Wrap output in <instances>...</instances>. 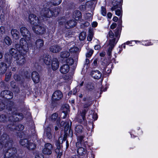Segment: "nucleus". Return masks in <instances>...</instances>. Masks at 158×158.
Masks as SVG:
<instances>
[{
    "instance_id": "nucleus-1",
    "label": "nucleus",
    "mask_w": 158,
    "mask_h": 158,
    "mask_svg": "<svg viewBox=\"0 0 158 158\" xmlns=\"http://www.w3.org/2000/svg\"><path fill=\"white\" fill-rule=\"evenodd\" d=\"M121 30L120 27H118L115 30V35L111 30L109 31L107 35V36L110 40L107 53L109 58H111L112 50L118 40Z\"/></svg>"
},
{
    "instance_id": "nucleus-2",
    "label": "nucleus",
    "mask_w": 158,
    "mask_h": 158,
    "mask_svg": "<svg viewBox=\"0 0 158 158\" xmlns=\"http://www.w3.org/2000/svg\"><path fill=\"white\" fill-rule=\"evenodd\" d=\"M20 44L21 46V48L23 52H19L20 55L15 59L17 64L22 66L26 62V60L25 59L24 56L27 52L28 50V46L27 42L23 38H21L20 40Z\"/></svg>"
},
{
    "instance_id": "nucleus-3",
    "label": "nucleus",
    "mask_w": 158,
    "mask_h": 158,
    "mask_svg": "<svg viewBox=\"0 0 158 158\" xmlns=\"http://www.w3.org/2000/svg\"><path fill=\"white\" fill-rule=\"evenodd\" d=\"M15 48L17 50L14 48H11L9 51V54L7 53L5 55V59L6 61L9 64H10L11 61L12 57L13 56L14 58L16 59L20 55L19 53L20 52H23V49L21 48V47H20V45L19 44H17L15 45Z\"/></svg>"
},
{
    "instance_id": "nucleus-4",
    "label": "nucleus",
    "mask_w": 158,
    "mask_h": 158,
    "mask_svg": "<svg viewBox=\"0 0 158 158\" xmlns=\"http://www.w3.org/2000/svg\"><path fill=\"white\" fill-rule=\"evenodd\" d=\"M91 98L90 97H84L83 98V101H87L88 102L85 104L84 105V107L85 108L84 110L82 113L80 115L78 116L79 118L77 117V120L80 123H85L86 122V120L85 119V115L86 112L87 111L88 109H87L88 107L91 106L92 104V102L91 101Z\"/></svg>"
},
{
    "instance_id": "nucleus-5",
    "label": "nucleus",
    "mask_w": 158,
    "mask_h": 158,
    "mask_svg": "<svg viewBox=\"0 0 158 158\" xmlns=\"http://www.w3.org/2000/svg\"><path fill=\"white\" fill-rule=\"evenodd\" d=\"M56 124L59 127H64V139L68 135L69 136H72L73 135V131L70 128L69 123H66L64 121H61L60 123V118H58L56 121ZM65 140L66 139H64Z\"/></svg>"
},
{
    "instance_id": "nucleus-6",
    "label": "nucleus",
    "mask_w": 158,
    "mask_h": 158,
    "mask_svg": "<svg viewBox=\"0 0 158 158\" xmlns=\"http://www.w3.org/2000/svg\"><path fill=\"white\" fill-rule=\"evenodd\" d=\"M28 48L34 50L35 48L40 49L44 45V41L42 39H39L36 40L35 43L31 40L28 42L27 43Z\"/></svg>"
},
{
    "instance_id": "nucleus-7",
    "label": "nucleus",
    "mask_w": 158,
    "mask_h": 158,
    "mask_svg": "<svg viewBox=\"0 0 158 158\" xmlns=\"http://www.w3.org/2000/svg\"><path fill=\"white\" fill-rule=\"evenodd\" d=\"M121 1L122 0H114L112 3L113 6L111 10L112 11L115 10L116 15L118 16H122Z\"/></svg>"
},
{
    "instance_id": "nucleus-8",
    "label": "nucleus",
    "mask_w": 158,
    "mask_h": 158,
    "mask_svg": "<svg viewBox=\"0 0 158 158\" xmlns=\"http://www.w3.org/2000/svg\"><path fill=\"white\" fill-rule=\"evenodd\" d=\"M23 118V115L21 113H17L16 112H12L11 113V116L8 117L9 121L14 123L22 120Z\"/></svg>"
},
{
    "instance_id": "nucleus-9",
    "label": "nucleus",
    "mask_w": 158,
    "mask_h": 158,
    "mask_svg": "<svg viewBox=\"0 0 158 158\" xmlns=\"http://www.w3.org/2000/svg\"><path fill=\"white\" fill-rule=\"evenodd\" d=\"M20 31L22 35L24 37V38H23L24 39L27 43H28L25 39L28 41H29L31 40V35L29 31L26 28L23 27L20 28Z\"/></svg>"
},
{
    "instance_id": "nucleus-10",
    "label": "nucleus",
    "mask_w": 158,
    "mask_h": 158,
    "mask_svg": "<svg viewBox=\"0 0 158 158\" xmlns=\"http://www.w3.org/2000/svg\"><path fill=\"white\" fill-rule=\"evenodd\" d=\"M35 25L32 27V29L33 32L37 35H42L46 32L45 28L39 25Z\"/></svg>"
},
{
    "instance_id": "nucleus-11",
    "label": "nucleus",
    "mask_w": 158,
    "mask_h": 158,
    "mask_svg": "<svg viewBox=\"0 0 158 158\" xmlns=\"http://www.w3.org/2000/svg\"><path fill=\"white\" fill-rule=\"evenodd\" d=\"M53 150V145L49 143H47L45 144L44 148L43 149L42 152L44 154L50 155L52 154V151Z\"/></svg>"
},
{
    "instance_id": "nucleus-12",
    "label": "nucleus",
    "mask_w": 158,
    "mask_h": 158,
    "mask_svg": "<svg viewBox=\"0 0 158 158\" xmlns=\"http://www.w3.org/2000/svg\"><path fill=\"white\" fill-rule=\"evenodd\" d=\"M42 16L45 17L50 18L53 16L52 10L47 7L44 8L40 12Z\"/></svg>"
},
{
    "instance_id": "nucleus-13",
    "label": "nucleus",
    "mask_w": 158,
    "mask_h": 158,
    "mask_svg": "<svg viewBox=\"0 0 158 158\" xmlns=\"http://www.w3.org/2000/svg\"><path fill=\"white\" fill-rule=\"evenodd\" d=\"M62 92L59 90L55 91L52 95V100L55 102L60 100L63 97Z\"/></svg>"
},
{
    "instance_id": "nucleus-14",
    "label": "nucleus",
    "mask_w": 158,
    "mask_h": 158,
    "mask_svg": "<svg viewBox=\"0 0 158 158\" xmlns=\"http://www.w3.org/2000/svg\"><path fill=\"white\" fill-rule=\"evenodd\" d=\"M28 21L33 26L39 24V20L38 18L34 14H30L28 16Z\"/></svg>"
},
{
    "instance_id": "nucleus-15",
    "label": "nucleus",
    "mask_w": 158,
    "mask_h": 158,
    "mask_svg": "<svg viewBox=\"0 0 158 158\" xmlns=\"http://www.w3.org/2000/svg\"><path fill=\"white\" fill-rule=\"evenodd\" d=\"M7 127L11 131L22 130L24 128V126L21 124H18L16 126L14 123L9 125L7 126Z\"/></svg>"
},
{
    "instance_id": "nucleus-16",
    "label": "nucleus",
    "mask_w": 158,
    "mask_h": 158,
    "mask_svg": "<svg viewBox=\"0 0 158 158\" xmlns=\"http://www.w3.org/2000/svg\"><path fill=\"white\" fill-rule=\"evenodd\" d=\"M1 95L2 97L8 100L13 97V93L9 90H3L1 93Z\"/></svg>"
},
{
    "instance_id": "nucleus-17",
    "label": "nucleus",
    "mask_w": 158,
    "mask_h": 158,
    "mask_svg": "<svg viewBox=\"0 0 158 158\" xmlns=\"http://www.w3.org/2000/svg\"><path fill=\"white\" fill-rule=\"evenodd\" d=\"M51 68L53 71L56 70L59 67V62L57 58H53L51 63Z\"/></svg>"
},
{
    "instance_id": "nucleus-18",
    "label": "nucleus",
    "mask_w": 158,
    "mask_h": 158,
    "mask_svg": "<svg viewBox=\"0 0 158 158\" xmlns=\"http://www.w3.org/2000/svg\"><path fill=\"white\" fill-rule=\"evenodd\" d=\"M70 54L71 56H77L80 50L78 47L75 46L71 47L69 49Z\"/></svg>"
},
{
    "instance_id": "nucleus-19",
    "label": "nucleus",
    "mask_w": 158,
    "mask_h": 158,
    "mask_svg": "<svg viewBox=\"0 0 158 158\" xmlns=\"http://www.w3.org/2000/svg\"><path fill=\"white\" fill-rule=\"evenodd\" d=\"M61 50V47L60 45L57 44L52 45L49 48L50 51L54 53L58 52Z\"/></svg>"
},
{
    "instance_id": "nucleus-20",
    "label": "nucleus",
    "mask_w": 158,
    "mask_h": 158,
    "mask_svg": "<svg viewBox=\"0 0 158 158\" xmlns=\"http://www.w3.org/2000/svg\"><path fill=\"white\" fill-rule=\"evenodd\" d=\"M91 75L94 79L97 80L99 79L102 77V73L98 70H92L91 73Z\"/></svg>"
},
{
    "instance_id": "nucleus-21",
    "label": "nucleus",
    "mask_w": 158,
    "mask_h": 158,
    "mask_svg": "<svg viewBox=\"0 0 158 158\" xmlns=\"http://www.w3.org/2000/svg\"><path fill=\"white\" fill-rule=\"evenodd\" d=\"M77 152L78 154L81 156H87L88 152L86 149L83 147H80L77 149Z\"/></svg>"
},
{
    "instance_id": "nucleus-22",
    "label": "nucleus",
    "mask_w": 158,
    "mask_h": 158,
    "mask_svg": "<svg viewBox=\"0 0 158 158\" xmlns=\"http://www.w3.org/2000/svg\"><path fill=\"white\" fill-rule=\"evenodd\" d=\"M33 82L35 83H38L40 81V77L38 73L36 71H33L31 74Z\"/></svg>"
},
{
    "instance_id": "nucleus-23",
    "label": "nucleus",
    "mask_w": 158,
    "mask_h": 158,
    "mask_svg": "<svg viewBox=\"0 0 158 158\" xmlns=\"http://www.w3.org/2000/svg\"><path fill=\"white\" fill-rule=\"evenodd\" d=\"M70 69V67L68 64L63 65L60 68V71L61 73L66 74L68 72Z\"/></svg>"
},
{
    "instance_id": "nucleus-24",
    "label": "nucleus",
    "mask_w": 158,
    "mask_h": 158,
    "mask_svg": "<svg viewBox=\"0 0 158 158\" xmlns=\"http://www.w3.org/2000/svg\"><path fill=\"white\" fill-rule=\"evenodd\" d=\"M11 34L13 38L15 40H18L19 38V31L16 29H13L11 31Z\"/></svg>"
},
{
    "instance_id": "nucleus-25",
    "label": "nucleus",
    "mask_w": 158,
    "mask_h": 158,
    "mask_svg": "<svg viewBox=\"0 0 158 158\" xmlns=\"http://www.w3.org/2000/svg\"><path fill=\"white\" fill-rule=\"evenodd\" d=\"M81 14L78 10H76L73 13V17L76 20H80L81 18Z\"/></svg>"
},
{
    "instance_id": "nucleus-26",
    "label": "nucleus",
    "mask_w": 158,
    "mask_h": 158,
    "mask_svg": "<svg viewBox=\"0 0 158 158\" xmlns=\"http://www.w3.org/2000/svg\"><path fill=\"white\" fill-rule=\"evenodd\" d=\"M76 25V23L74 20H70L65 23V27L69 29L74 26Z\"/></svg>"
},
{
    "instance_id": "nucleus-27",
    "label": "nucleus",
    "mask_w": 158,
    "mask_h": 158,
    "mask_svg": "<svg viewBox=\"0 0 158 158\" xmlns=\"http://www.w3.org/2000/svg\"><path fill=\"white\" fill-rule=\"evenodd\" d=\"M75 134L78 135L83 131V127L81 125H78L76 126L75 128Z\"/></svg>"
},
{
    "instance_id": "nucleus-28",
    "label": "nucleus",
    "mask_w": 158,
    "mask_h": 158,
    "mask_svg": "<svg viewBox=\"0 0 158 158\" xmlns=\"http://www.w3.org/2000/svg\"><path fill=\"white\" fill-rule=\"evenodd\" d=\"M44 63L47 65H50L51 62V56L48 55H46L43 58Z\"/></svg>"
},
{
    "instance_id": "nucleus-29",
    "label": "nucleus",
    "mask_w": 158,
    "mask_h": 158,
    "mask_svg": "<svg viewBox=\"0 0 158 158\" xmlns=\"http://www.w3.org/2000/svg\"><path fill=\"white\" fill-rule=\"evenodd\" d=\"M7 69L6 64L3 62L0 64V74L4 73Z\"/></svg>"
},
{
    "instance_id": "nucleus-30",
    "label": "nucleus",
    "mask_w": 158,
    "mask_h": 158,
    "mask_svg": "<svg viewBox=\"0 0 158 158\" xmlns=\"http://www.w3.org/2000/svg\"><path fill=\"white\" fill-rule=\"evenodd\" d=\"M36 147V144L32 142L31 141L29 140L26 148L29 150H33Z\"/></svg>"
},
{
    "instance_id": "nucleus-31",
    "label": "nucleus",
    "mask_w": 158,
    "mask_h": 158,
    "mask_svg": "<svg viewBox=\"0 0 158 158\" xmlns=\"http://www.w3.org/2000/svg\"><path fill=\"white\" fill-rule=\"evenodd\" d=\"M44 133L46 134V136L49 139H51L52 137V135L51 133V128L48 127L45 129Z\"/></svg>"
},
{
    "instance_id": "nucleus-32",
    "label": "nucleus",
    "mask_w": 158,
    "mask_h": 158,
    "mask_svg": "<svg viewBox=\"0 0 158 158\" xmlns=\"http://www.w3.org/2000/svg\"><path fill=\"white\" fill-rule=\"evenodd\" d=\"M70 55V52L64 51L60 53V56L62 58H66L69 57Z\"/></svg>"
},
{
    "instance_id": "nucleus-33",
    "label": "nucleus",
    "mask_w": 158,
    "mask_h": 158,
    "mask_svg": "<svg viewBox=\"0 0 158 158\" xmlns=\"http://www.w3.org/2000/svg\"><path fill=\"white\" fill-rule=\"evenodd\" d=\"M29 141V140L27 139H23L20 140V143L22 145L26 147Z\"/></svg>"
},
{
    "instance_id": "nucleus-34",
    "label": "nucleus",
    "mask_w": 158,
    "mask_h": 158,
    "mask_svg": "<svg viewBox=\"0 0 158 158\" xmlns=\"http://www.w3.org/2000/svg\"><path fill=\"white\" fill-rule=\"evenodd\" d=\"M8 120V118L6 115L4 114H2L0 115V122L5 123Z\"/></svg>"
},
{
    "instance_id": "nucleus-35",
    "label": "nucleus",
    "mask_w": 158,
    "mask_h": 158,
    "mask_svg": "<svg viewBox=\"0 0 158 158\" xmlns=\"http://www.w3.org/2000/svg\"><path fill=\"white\" fill-rule=\"evenodd\" d=\"M4 41L6 44L8 45H10L12 43L10 38L8 36H6L5 37L4 39Z\"/></svg>"
},
{
    "instance_id": "nucleus-36",
    "label": "nucleus",
    "mask_w": 158,
    "mask_h": 158,
    "mask_svg": "<svg viewBox=\"0 0 158 158\" xmlns=\"http://www.w3.org/2000/svg\"><path fill=\"white\" fill-rule=\"evenodd\" d=\"M60 11V8L58 7H56L53 9L52 11L53 12V16H56L59 14Z\"/></svg>"
},
{
    "instance_id": "nucleus-37",
    "label": "nucleus",
    "mask_w": 158,
    "mask_h": 158,
    "mask_svg": "<svg viewBox=\"0 0 158 158\" xmlns=\"http://www.w3.org/2000/svg\"><path fill=\"white\" fill-rule=\"evenodd\" d=\"M66 62L67 64L69 65H72L74 63V60L71 57L69 58L66 60Z\"/></svg>"
},
{
    "instance_id": "nucleus-38",
    "label": "nucleus",
    "mask_w": 158,
    "mask_h": 158,
    "mask_svg": "<svg viewBox=\"0 0 158 158\" xmlns=\"http://www.w3.org/2000/svg\"><path fill=\"white\" fill-rule=\"evenodd\" d=\"M61 2V0H51V2L54 5H59Z\"/></svg>"
},
{
    "instance_id": "nucleus-39",
    "label": "nucleus",
    "mask_w": 158,
    "mask_h": 158,
    "mask_svg": "<svg viewBox=\"0 0 158 158\" xmlns=\"http://www.w3.org/2000/svg\"><path fill=\"white\" fill-rule=\"evenodd\" d=\"M93 36V33L91 30H89V33L87 37V40L89 41H90L92 40Z\"/></svg>"
},
{
    "instance_id": "nucleus-40",
    "label": "nucleus",
    "mask_w": 158,
    "mask_h": 158,
    "mask_svg": "<svg viewBox=\"0 0 158 158\" xmlns=\"http://www.w3.org/2000/svg\"><path fill=\"white\" fill-rule=\"evenodd\" d=\"M86 36V33L85 32H82L79 35V39L81 40H83L85 38Z\"/></svg>"
},
{
    "instance_id": "nucleus-41",
    "label": "nucleus",
    "mask_w": 158,
    "mask_h": 158,
    "mask_svg": "<svg viewBox=\"0 0 158 158\" xmlns=\"http://www.w3.org/2000/svg\"><path fill=\"white\" fill-rule=\"evenodd\" d=\"M58 114L56 113L53 114L50 117L51 120L52 121H55L57 118Z\"/></svg>"
},
{
    "instance_id": "nucleus-42",
    "label": "nucleus",
    "mask_w": 158,
    "mask_h": 158,
    "mask_svg": "<svg viewBox=\"0 0 158 158\" xmlns=\"http://www.w3.org/2000/svg\"><path fill=\"white\" fill-rule=\"evenodd\" d=\"M86 145H87V142L86 141H85V143L84 144H83V143H81V142L79 141H78V142L76 143V146L77 147H79L80 145H83L84 147H86Z\"/></svg>"
},
{
    "instance_id": "nucleus-43",
    "label": "nucleus",
    "mask_w": 158,
    "mask_h": 158,
    "mask_svg": "<svg viewBox=\"0 0 158 158\" xmlns=\"http://www.w3.org/2000/svg\"><path fill=\"white\" fill-rule=\"evenodd\" d=\"M94 52V51L92 49H90L89 50L88 52L86 54V57H89L92 55Z\"/></svg>"
},
{
    "instance_id": "nucleus-44",
    "label": "nucleus",
    "mask_w": 158,
    "mask_h": 158,
    "mask_svg": "<svg viewBox=\"0 0 158 158\" xmlns=\"http://www.w3.org/2000/svg\"><path fill=\"white\" fill-rule=\"evenodd\" d=\"M77 136H78L77 137V141L81 142V143H83L84 142V140H83V139L84 137V136H78V135H77Z\"/></svg>"
},
{
    "instance_id": "nucleus-45",
    "label": "nucleus",
    "mask_w": 158,
    "mask_h": 158,
    "mask_svg": "<svg viewBox=\"0 0 158 158\" xmlns=\"http://www.w3.org/2000/svg\"><path fill=\"white\" fill-rule=\"evenodd\" d=\"M101 14L103 16H105L106 14V11L105 8L104 6L101 7Z\"/></svg>"
},
{
    "instance_id": "nucleus-46",
    "label": "nucleus",
    "mask_w": 158,
    "mask_h": 158,
    "mask_svg": "<svg viewBox=\"0 0 158 158\" xmlns=\"http://www.w3.org/2000/svg\"><path fill=\"white\" fill-rule=\"evenodd\" d=\"M84 16L85 19L90 20L91 17V14L90 13H87Z\"/></svg>"
},
{
    "instance_id": "nucleus-47",
    "label": "nucleus",
    "mask_w": 158,
    "mask_h": 158,
    "mask_svg": "<svg viewBox=\"0 0 158 158\" xmlns=\"http://www.w3.org/2000/svg\"><path fill=\"white\" fill-rule=\"evenodd\" d=\"M11 75V73L10 72H9V73H6L5 80L6 81H8L9 80V79L10 78Z\"/></svg>"
},
{
    "instance_id": "nucleus-48",
    "label": "nucleus",
    "mask_w": 158,
    "mask_h": 158,
    "mask_svg": "<svg viewBox=\"0 0 158 158\" xmlns=\"http://www.w3.org/2000/svg\"><path fill=\"white\" fill-rule=\"evenodd\" d=\"M72 76L71 75H66L64 77V78L65 80H67L68 81L70 80L72 78Z\"/></svg>"
},
{
    "instance_id": "nucleus-49",
    "label": "nucleus",
    "mask_w": 158,
    "mask_h": 158,
    "mask_svg": "<svg viewBox=\"0 0 158 158\" xmlns=\"http://www.w3.org/2000/svg\"><path fill=\"white\" fill-rule=\"evenodd\" d=\"M5 104L2 102H0V111L3 110L5 108Z\"/></svg>"
},
{
    "instance_id": "nucleus-50",
    "label": "nucleus",
    "mask_w": 158,
    "mask_h": 158,
    "mask_svg": "<svg viewBox=\"0 0 158 158\" xmlns=\"http://www.w3.org/2000/svg\"><path fill=\"white\" fill-rule=\"evenodd\" d=\"M67 115V113L65 111H63L61 114V116L63 118H65L66 117Z\"/></svg>"
},
{
    "instance_id": "nucleus-51",
    "label": "nucleus",
    "mask_w": 158,
    "mask_h": 158,
    "mask_svg": "<svg viewBox=\"0 0 158 158\" xmlns=\"http://www.w3.org/2000/svg\"><path fill=\"white\" fill-rule=\"evenodd\" d=\"M14 78L15 81H18L20 80V77L19 75L17 74H15L14 76Z\"/></svg>"
},
{
    "instance_id": "nucleus-52",
    "label": "nucleus",
    "mask_w": 158,
    "mask_h": 158,
    "mask_svg": "<svg viewBox=\"0 0 158 158\" xmlns=\"http://www.w3.org/2000/svg\"><path fill=\"white\" fill-rule=\"evenodd\" d=\"M0 87L2 88V89H4L6 88V86L3 82H0Z\"/></svg>"
},
{
    "instance_id": "nucleus-53",
    "label": "nucleus",
    "mask_w": 158,
    "mask_h": 158,
    "mask_svg": "<svg viewBox=\"0 0 158 158\" xmlns=\"http://www.w3.org/2000/svg\"><path fill=\"white\" fill-rule=\"evenodd\" d=\"M0 32L2 34L5 33V30L3 27L1 26L0 27Z\"/></svg>"
},
{
    "instance_id": "nucleus-54",
    "label": "nucleus",
    "mask_w": 158,
    "mask_h": 158,
    "mask_svg": "<svg viewBox=\"0 0 158 158\" xmlns=\"http://www.w3.org/2000/svg\"><path fill=\"white\" fill-rule=\"evenodd\" d=\"M56 145L57 146V148L56 149V152H57V151L59 149H60V143L59 141H57L56 143Z\"/></svg>"
},
{
    "instance_id": "nucleus-55",
    "label": "nucleus",
    "mask_w": 158,
    "mask_h": 158,
    "mask_svg": "<svg viewBox=\"0 0 158 158\" xmlns=\"http://www.w3.org/2000/svg\"><path fill=\"white\" fill-rule=\"evenodd\" d=\"M117 26V24L115 23H113L110 26V28L111 29H114Z\"/></svg>"
},
{
    "instance_id": "nucleus-56",
    "label": "nucleus",
    "mask_w": 158,
    "mask_h": 158,
    "mask_svg": "<svg viewBox=\"0 0 158 158\" xmlns=\"http://www.w3.org/2000/svg\"><path fill=\"white\" fill-rule=\"evenodd\" d=\"M35 158H44V157L42 154H40L36 155Z\"/></svg>"
},
{
    "instance_id": "nucleus-57",
    "label": "nucleus",
    "mask_w": 158,
    "mask_h": 158,
    "mask_svg": "<svg viewBox=\"0 0 158 158\" xmlns=\"http://www.w3.org/2000/svg\"><path fill=\"white\" fill-rule=\"evenodd\" d=\"M97 59H95L94 60L93 62V65L95 67H96L97 66Z\"/></svg>"
},
{
    "instance_id": "nucleus-58",
    "label": "nucleus",
    "mask_w": 158,
    "mask_h": 158,
    "mask_svg": "<svg viewBox=\"0 0 158 158\" xmlns=\"http://www.w3.org/2000/svg\"><path fill=\"white\" fill-rule=\"evenodd\" d=\"M85 5H81L80 6V9L81 10H85Z\"/></svg>"
},
{
    "instance_id": "nucleus-59",
    "label": "nucleus",
    "mask_w": 158,
    "mask_h": 158,
    "mask_svg": "<svg viewBox=\"0 0 158 158\" xmlns=\"http://www.w3.org/2000/svg\"><path fill=\"white\" fill-rule=\"evenodd\" d=\"M98 23L96 22H94L92 23V26L94 27H96Z\"/></svg>"
},
{
    "instance_id": "nucleus-60",
    "label": "nucleus",
    "mask_w": 158,
    "mask_h": 158,
    "mask_svg": "<svg viewBox=\"0 0 158 158\" xmlns=\"http://www.w3.org/2000/svg\"><path fill=\"white\" fill-rule=\"evenodd\" d=\"M100 45H97L94 46V48L95 50H98L100 48Z\"/></svg>"
},
{
    "instance_id": "nucleus-61",
    "label": "nucleus",
    "mask_w": 158,
    "mask_h": 158,
    "mask_svg": "<svg viewBox=\"0 0 158 158\" xmlns=\"http://www.w3.org/2000/svg\"><path fill=\"white\" fill-rule=\"evenodd\" d=\"M92 118L94 119V120H96L98 118V116L97 114H94L93 115Z\"/></svg>"
},
{
    "instance_id": "nucleus-62",
    "label": "nucleus",
    "mask_w": 158,
    "mask_h": 158,
    "mask_svg": "<svg viewBox=\"0 0 158 158\" xmlns=\"http://www.w3.org/2000/svg\"><path fill=\"white\" fill-rule=\"evenodd\" d=\"M70 158H81L78 155H74L71 156Z\"/></svg>"
},
{
    "instance_id": "nucleus-63",
    "label": "nucleus",
    "mask_w": 158,
    "mask_h": 158,
    "mask_svg": "<svg viewBox=\"0 0 158 158\" xmlns=\"http://www.w3.org/2000/svg\"><path fill=\"white\" fill-rule=\"evenodd\" d=\"M10 84H11V86L12 87H13L14 88H15V82H14L12 81V82H11Z\"/></svg>"
},
{
    "instance_id": "nucleus-64",
    "label": "nucleus",
    "mask_w": 158,
    "mask_h": 158,
    "mask_svg": "<svg viewBox=\"0 0 158 158\" xmlns=\"http://www.w3.org/2000/svg\"><path fill=\"white\" fill-rule=\"evenodd\" d=\"M107 17L108 18L110 19L112 16V14L110 12H109L107 14Z\"/></svg>"
}]
</instances>
